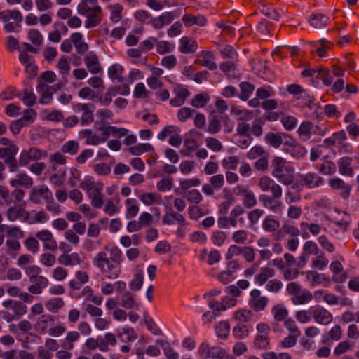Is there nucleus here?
Returning a JSON list of instances; mask_svg holds the SVG:
<instances>
[{"instance_id": "0e129e2a", "label": "nucleus", "mask_w": 359, "mask_h": 359, "mask_svg": "<svg viewBox=\"0 0 359 359\" xmlns=\"http://www.w3.org/2000/svg\"><path fill=\"white\" fill-rule=\"evenodd\" d=\"M151 39L156 43L158 53L163 55L171 51V46L169 42L158 41V39L154 37H151Z\"/></svg>"}, {"instance_id": "f03ea898", "label": "nucleus", "mask_w": 359, "mask_h": 359, "mask_svg": "<svg viewBox=\"0 0 359 359\" xmlns=\"http://www.w3.org/2000/svg\"><path fill=\"white\" fill-rule=\"evenodd\" d=\"M271 175L273 177L284 185L292 184L295 170L292 166L287 164L285 158L280 156L274 157L271 161Z\"/></svg>"}, {"instance_id": "7ed1b4c3", "label": "nucleus", "mask_w": 359, "mask_h": 359, "mask_svg": "<svg viewBox=\"0 0 359 359\" xmlns=\"http://www.w3.org/2000/svg\"><path fill=\"white\" fill-rule=\"evenodd\" d=\"M73 110L75 113L80 114L79 121L82 126H88L94 121V104L77 103L73 106Z\"/></svg>"}, {"instance_id": "f8f14e48", "label": "nucleus", "mask_w": 359, "mask_h": 359, "mask_svg": "<svg viewBox=\"0 0 359 359\" xmlns=\"http://www.w3.org/2000/svg\"><path fill=\"white\" fill-rule=\"evenodd\" d=\"M281 197L282 195L279 194L268 195L263 194L259 196V199L264 208L276 212L282 206L280 201Z\"/></svg>"}, {"instance_id": "f3484780", "label": "nucleus", "mask_w": 359, "mask_h": 359, "mask_svg": "<svg viewBox=\"0 0 359 359\" xmlns=\"http://www.w3.org/2000/svg\"><path fill=\"white\" fill-rule=\"evenodd\" d=\"M55 324V317L50 314H43L36 320L34 325V329L40 334L48 333L51 326Z\"/></svg>"}, {"instance_id": "5701e85b", "label": "nucleus", "mask_w": 359, "mask_h": 359, "mask_svg": "<svg viewBox=\"0 0 359 359\" xmlns=\"http://www.w3.org/2000/svg\"><path fill=\"white\" fill-rule=\"evenodd\" d=\"M85 65L88 70L93 74H99L102 70V67L97 55L90 53L84 58Z\"/></svg>"}, {"instance_id": "4d7b16f0", "label": "nucleus", "mask_w": 359, "mask_h": 359, "mask_svg": "<svg viewBox=\"0 0 359 359\" xmlns=\"http://www.w3.org/2000/svg\"><path fill=\"white\" fill-rule=\"evenodd\" d=\"M318 76L325 86H330L332 85L333 78L327 69L323 67H318Z\"/></svg>"}, {"instance_id": "0eeeda50", "label": "nucleus", "mask_w": 359, "mask_h": 359, "mask_svg": "<svg viewBox=\"0 0 359 359\" xmlns=\"http://www.w3.org/2000/svg\"><path fill=\"white\" fill-rule=\"evenodd\" d=\"M245 210L241 205H237L231 211L229 217H219L217 224L219 228L236 227L238 224L237 218L243 215Z\"/></svg>"}, {"instance_id": "4c0bfd02", "label": "nucleus", "mask_w": 359, "mask_h": 359, "mask_svg": "<svg viewBox=\"0 0 359 359\" xmlns=\"http://www.w3.org/2000/svg\"><path fill=\"white\" fill-rule=\"evenodd\" d=\"M156 343L163 349L167 359H179L178 353L173 350L168 341L161 339L157 340Z\"/></svg>"}, {"instance_id": "3c124183", "label": "nucleus", "mask_w": 359, "mask_h": 359, "mask_svg": "<svg viewBox=\"0 0 359 359\" xmlns=\"http://www.w3.org/2000/svg\"><path fill=\"white\" fill-rule=\"evenodd\" d=\"M240 163V158L236 156H229L222 161V165L226 170H236Z\"/></svg>"}, {"instance_id": "7c9ffc66", "label": "nucleus", "mask_w": 359, "mask_h": 359, "mask_svg": "<svg viewBox=\"0 0 359 359\" xmlns=\"http://www.w3.org/2000/svg\"><path fill=\"white\" fill-rule=\"evenodd\" d=\"M10 184L13 187L22 186L25 188H30L33 184V180L25 173H20L17 175L15 179L11 180Z\"/></svg>"}, {"instance_id": "ddd939ff", "label": "nucleus", "mask_w": 359, "mask_h": 359, "mask_svg": "<svg viewBox=\"0 0 359 359\" xmlns=\"http://www.w3.org/2000/svg\"><path fill=\"white\" fill-rule=\"evenodd\" d=\"M53 194L48 187L38 186L34 187L30 191L29 200L35 204H40L41 198L46 201Z\"/></svg>"}, {"instance_id": "412c9836", "label": "nucleus", "mask_w": 359, "mask_h": 359, "mask_svg": "<svg viewBox=\"0 0 359 359\" xmlns=\"http://www.w3.org/2000/svg\"><path fill=\"white\" fill-rule=\"evenodd\" d=\"M353 158L349 156L341 157L337 161L339 172L341 175L352 177L354 175V169L352 166Z\"/></svg>"}, {"instance_id": "052dcab7", "label": "nucleus", "mask_w": 359, "mask_h": 359, "mask_svg": "<svg viewBox=\"0 0 359 359\" xmlns=\"http://www.w3.org/2000/svg\"><path fill=\"white\" fill-rule=\"evenodd\" d=\"M241 93L239 97L242 100H247L255 90V86L248 82H242L240 84Z\"/></svg>"}, {"instance_id": "c756f323", "label": "nucleus", "mask_w": 359, "mask_h": 359, "mask_svg": "<svg viewBox=\"0 0 359 359\" xmlns=\"http://www.w3.org/2000/svg\"><path fill=\"white\" fill-rule=\"evenodd\" d=\"M80 333L77 331H70L67 332L65 338L61 341V346L67 351H71L74 348V342L79 340Z\"/></svg>"}, {"instance_id": "de8ad7c7", "label": "nucleus", "mask_w": 359, "mask_h": 359, "mask_svg": "<svg viewBox=\"0 0 359 359\" xmlns=\"http://www.w3.org/2000/svg\"><path fill=\"white\" fill-rule=\"evenodd\" d=\"M154 147L149 143L139 144L131 147L128 149V151L135 156H139L144 152L154 151Z\"/></svg>"}, {"instance_id": "423d86ee", "label": "nucleus", "mask_w": 359, "mask_h": 359, "mask_svg": "<svg viewBox=\"0 0 359 359\" xmlns=\"http://www.w3.org/2000/svg\"><path fill=\"white\" fill-rule=\"evenodd\" d=\"M269 301L267 297L262 295L260 290L254 289L250 293L248 306L252 311L259 313L266 309Z\"/></svg>"}, {"instance_id": "5fc2aeb1", "label": "nucleus", "mask_w": 359, "mask_h": 359, "mask_svg": "<svg viewBox=\"0 0 359 359\" xmlns=\"http://www.w3.org/2000/svg\"><path fill=\"white\" fill-rule=\"evenodd\" d=\"M328 337L326 339L322 341L323 344H326L328 341H339L342 337V329L340 325H334L328 332Z\"/></svg>"}, {"instance_id": "6ab92c4d", "label": "nucleus", "mask_w": 359, "mask_h": 359, "mask_svg": "<svg viewBox=\"0 0 359 359\" xmlns=\"http://www.w3.org/2000/svg\"><path fill=\"white\" fill-rule=\"evenodd\" d=\"M85 27L88 29L97 27L102 20V11L100 6L93 7L92 12L86 15Z\"/></svg>"}, {"instance_id": "ea45409f", "label": "nucleus", "mask_w": 359, "mask_h": 359, "mask_svg": "<svg viewBox=\"0 0 359 359\" xmlns=\"http://www.w3.org/2000/svg\"><path fill=\"white\" fill-rule=\"evenodd\" d=\"M6 246L7 248L6 252L8 255L15 257L21 249L20 243L13 238H8L6 241Z\"/></svg>"}, {"instance_id": "a211bd4d", "label": "nucleus", "mask_w": 359, "mask_h": 359, "mask_svg": "<svg viewBox=\"0 0 359 359\" xmlns=\"http://www.w3.org/2000/svg\"><path fill=\"white\" fill-rule=\"evenodd\" d=\"M315 322L323 325H327L333 320L332 314L323 307H317L312 311Z\"/></svg>"}, {"instance_id": "37998d69", "label": "nucleus", "mask_w": 359, "mask_h": 359, "mask_svg": "<svg viewBox=\"0 0 359 359\" xmlns=\"http://www.w3.org/2000/svg\"><path fill=\"white\" fill-rule=\"evenodd\" d=\"M65 302L62 298L55 297L49 299L45 304L48 311L56 313L64 306Z\"/></svg>"}, {"instance_id": "1a4fd4ad", "label": "nucleus", "mask_w": 359, "mask_h": 359, "mask_svg": "<svg viewBox=\"0 0 359 359\" xmlns=\"http://www.w3.org/2000/svg\"><path fill=\"white\" fill-rule=\"evenodd\" d=\"M36 237L43 243L44 250L55 252L58 248L57 243L49 230L43 229L36 232Z\"/></svg>"}, {"instance_id": "aec40b11", "label": "nucleus", "mask_w": 359, "mask_h": 359, "mask_svg": "<svg viewBox=\"0 0 359 359\" xmlns=\"http://www.w3.org/2000/svg\"><path fill=\"white\" fill-rule=\"evenodd\" d=\"M198 56L201 57L203 59H196L194 60V64L206 67L210 70H215L217 69V66L214 61V55L211 51L202 50Z\"/></svg>"}, {"instance_id": "a18cd8bd", "label": "nucleus", "mask_w": 359, "mask_h": 359, "mask_svg": "<svg viewBox=\"0 0 359 359\" xmlns=\"http://www.w3.org/2000/svg\"><path fill=\"white\" fill-rule=\"evenodd\" d=\"M313 299V294L309 290H303V292L300 294H298L295 297L292 298V302L295 304H304Z\"/></svg>"}, {"instance_id": "473e14b6", "label": "nucleus", "mask_w": 359, "mask_h": 359, "mask_svg": "<svg viewBox=\"0 0 359 359\" xmlns=\"http://www.w3.org/2000/svg\"><path fill=\"white\" fill-rule=\"evenodd\" d=\"M126 206V217L127 219L135 217L139 212V206L137 201L134 198H128L125 201Z\"/></svg>"}, {"instance_id": "c03bdc74", "label": "nucleus", "mask_w": 359, "mask_h": 359, "mask_svg": "<svg viewBox=\"0 0 359 359\" xmlns=\"http://www.w3.org/2000/svg\"><path fill=\"white\" fill-rule=\"evenodd\" d=\"M272 313L276 321L280 322L283 320L288 316L287 309L281 304L274 306L271 309Z\"/></svg>"}, {"instance_id": "e2e57ef3", "label": "nucleus", "mask_w": 359, "mask_h": 359, "mask_svg": "<svg viewBox=\"0 0 359 359\" xmlns=\"http://www.w3.org/2000/svg\"><path fill=\"white\" fill-rule=\"evenodd\" d=\"M231 112L236 116H239V120L241 121H250L253 117L252 111L241 109L238 107H233L231 109Z\"/></svg>"}, {"instance_id": "680f3d73", "label": "nucleus", "mask_w": 359, "mask_h": 359, "mask_svg": "<svg viewBox=\"0 0 359 359\" xmlns=\"http://www.w3.org/2000/svg\"><path fill=\"white\" fill-rule=\"evenodd\" d=\"M25 213L27 216L29 215L27 212H26L23 209L18 208L15 206L10 207L7 212L6 216L9 221L13 222L15 221L18 217L22 215Z\"/></svg>"}, {"instance_id": "774afa93", "label": "nucleus", "mask_w": 359, "mask_h": 359, "mask_svg": "<svg viewBox=\"0 0 359 359\" xmlns=\"http://www.w3.org/2000/svg\"><path fill=\"white\" fill-rule=\"evenodd\" d=\"M173 187V179L172 177H164L156 184V188L159 191L163 192L170 190Z\"/></svg>"}, {"instance_id": "603ef678", "label": "nucleus", "mask_w": 359, "mask_h": 359, "mask_svg": "<svg viewBox=\"0 0 359 359\" xmlns=\"http://www.w3.org/2000/svg\"><path fill=\"white\" fill-rule=\"evenodd\" d=\"M11 310L13 311L11 313L18 320L22 316L25 315L27 312V306L21 301H17Z\"/></svg>"}, {"instance_id": "4be33fe9", "label": "nucleus", "mask_w": 359, "mask_h": 359, "mask_svg": "<svg viewBox=\"0 0 359 359\" xmlns=\"http://www.w3.org/2000/svg\"><path fill=\"white\" fill-rule=\"evenodd\" d=\"M32 284L28 287L29 293L39 294L42 293L43 289L48 285V279L43 276H38L29 280Z\"/></svg>"}, {"instance_id": "bf43d9fd", "label": "nucleus", "mask_w": 359, "mask_h": 359, "mask_svg": "<svg viewBox=\"0 0 359 359\" xmlns=\"http://www.w3.org/2000/svg\"><path fill=\"white\" fill-rule=\"evenodd\" d=\"M118 337L122 338V340L125 342L133 341L137 338L136 332L132 327L123 328L122 332Z\"/></svg>"}, {"instance_id": "4468645a", "label": "nucleus", "mask_w": 359, "mask_h": 359, "mask_svg": "<svg viewBox=\"0 0 359 359\" xmlns=\"http://www.w3.org/2000/svg\"><path fill=\"white\" fill-rule=\"evenodd\" d=\"M299 177L301 185H304L309 189L318 188L324 183V179L313 172H309L304 175H302Z\"/></svg>"}, {"instance_id": "bb28decb", "label": "nucleus", "mask_w": 359, "mask_h": 359, "mask_svg": "<svg viewBox=\"0 0 359 359\" xmlns=\"http://www.w3.org/2000/svg\"><path fill=\"white\" fill-rule=\"evenodd\" d=\"M121 305L126 309H139V304L136 302L134 295L130 291H125L121 297Z\"/></svg>"}, {"instance_id": "c85d7f7f", "label": "nucleus", "mask_w": 359, "mask_h": 359, "mask_svg": "<svg viewBox=\"0 0 359 359\" xmlns=\"http://www.w3.org/2000/svg\"><path fill=\"white\" fill-rule=\"evenodd\" d=\"M180 50L182 53H192L198 49L197 43L187 36H183L180 39Z\"/></svg>"}, {"instance_id": "a878e982", "label": "nucleus", "mask_w": 359, "mask_h": 359, "mask_svg": "<svg viewBox=\"0 0 359 359\" xmlns=\"http://www.w3.org/2000/svg\"><path fill=\"white\" fill-rule=\"evenodd\" d=\"M275 276V270L273 268L264 266L260 269L259 272L255 276V282L259 285H263L268 280Z\"/></svg>"}, {"instance_id": "20e7f679", "label": "nucleus", "mask_w": 359, "mask_h": 359, "mask_svg": "<svg viewBox=\"0 0 359 359\" xmlns=\"http://www.w3.org/2000/svg\"><path fill=\"white\" fill-rule=\"evenodd\" d=\"M256 328L257 333L253 341L254 347L259 350L267 349L270 345V326L266 323H261L257 325Z\"/></svg>"}, {"instance_id": "13d9d810", "label": "nucleus", "mask_w": 359, "mask_h": 359, "mask_svg": "<svg viewBox=\"0 0 359 359\" xmlns=\"http://www.w3.org/2000/svg\"><path fill=\"white\" fill-rule=\"evenodd\" d=\"M65 169H60L57 173H54L50 177V183L57 187H61L65 181Z\"/></svg>"}, {"instance_id": "79ce46f5", "label": "nucleus", "mask_w": 359, "mask_h": 359, "mask_svg": "<svg viewBox=\"0 0 359 359\" xmlns=\"http://www.w3.org/2000/svg\"><path fill=\"white\" fill-rule=\"evenodd\" d=\"M328 18L323 14H313L309 20L310 25L314 28H320L327 25Z\"/></svg>"}, {"instance_id": "c9c22d12", "label": "nucleus", "mask_w": 359, "mask_h": 359, "mask_svg": "<svg viewBox=\"0 0 359 359\" xmlns=\"http://www.w3.org/2000/svg\"><path fill=\"white\" fill-rule=\"evenodd\" d=\"M139 198L146 205H151L154 203H161L162 202V198L159 194L151 192L144 193Z\"/></svg>"}, {"instance_id": "2eb2a0df", "label": "nucleus", "mask_w": 359, "mask_h": 359, "mask_svg": "<svg viewBox=\"0 0 359 359\" xmlns=\"http://www.w3.org/2000/svg\"><path fill=\"white\" fill-rule=\"evenodd\" d=\"M316 168L320 174L323 175H334L337 172L336 164L328 155L321 158L320 163L316 164Z\"/></svg>"}, {"instance_id": "cd10ccee", "label": "nucleus", "mask_w": 359, "mask_h": 359, "mask_svg": "<svg viewBox=\"0 0 359 359\" xmlns=\"http://www.w3.org/2000/svg\"><path fill=\"white\" fill-rule=\"evenodd\" d=\"M285 133H273L269 132L266 134L264 137L265 142L273 148H279L283 142V136Z\"/></svg>"}, {"instance_id": "9b49d317", "label": "nucleus", "mask_w": 359, "mask_h": 359, "mask_svg": "<svg viewBox=\"0 0 359 359\" xmlns=\"http://www.w3.org/2000/svg\"><path fill=\"white\" fill-rule=\"evenodd\" d=\"M200 355L205 359H222L226 355V351L219 346H210L207 344H202L199 348Z\"/></svg>"}, {"instance_id": "58836bf2", "label": "nucleus", "mask_w": 359, "mask_h": 359, "mask_svg": "<svg viewBox=\"0 0 359 359\" xmlns=\"http://www.w3.org/2000/svg\"><path fill=\"white\" fill-rule=\"evenodd\" d=\"M81 295L85 297L87 301H91L96 305H100L102 302L103 297L102 296H95L93 289L90 286L83 287Z\"/></svg>"}, {"instance_id": "39448f33", "label": "nucleus", "mask_w": 359, "mask_h": 359, "mask_svg": "<svg viewBox=\"0 0 359 359\" xmlns=\"http://www.w3.org/2000/svg\"><path fill=\"white\" fill-rule=\"evenodd\" d=\"M0 20L4 22V29L7 32H13L18 23L22 22V15L18 10H6L0 12Z\"/></svg>"}, {"instance_id": "338daca9", "label": "nucleus", "mask_w": 359, "mask_h": 359, "mask_svg": "<svg viewBox=\"0 0 359 359\" xmlns=\"http://www.w3.org/2000/svg\"><path fill=\"white\" fill-rule=\"evenodd\" d=\"M243 205L246 208H252L255 207L257 203V199L254 192L250 190L243 197Z\"/></svg>"}, {"instance_id": "b1692460", "label": "nucleus", "mask_w": 359, "mask_h": 359, "mask_svg": "<svg viewBox=\"0 0 359 359\" xmlns=\"http://www.w3.org/2000/svg\"><path fill=\"white\" fill-rule=\"evenodd\" d=\"M330 270L334 273L332 280L335 283H343L347 278L346 273L343 271V266L339 261H334L330 264Z\"/></svg>"}, {"instance_id": "6e6552de", "label": "nucleus", "mask_w": 359, "mask_h": 359, "mask_svg": "<svg viewBox=\"0 0 359 359\" xmlns=\"http://www.w3.org/2000/svg\"><path fill=\"white\" fill-rule=\"evenodd\" d=\"M258 187L264 192L269 191L271 194L283 195V190L280 185L267 175H264L259 178Z\"/></svg>"}, {"instance_id": "864d4df0", "label": "nucleus", "mask_w": 359, "mask_h": 359, "mask_svg": "<svg viewBox=\"0 0 359 359\" xmlns=\"http://www.w3.org/2000/svg\"><path fill=\"white\" fill-rule=\"evenodd\" d=\"M109 9L111 11V20L114 23L119 22L122 18L123 6L119 4H114L109 6Z\"/></svg>"}, {"instance_id": "72a5a7b5", "label": "nucleus", "mask_w": 359, "mask_h": 359, "mask_svg": "<svg viewBox=\"0 0 359 359\" xmlns=\"http://www.w3.org/2000/svg\"><path fill=\"white\" fill-rule=\"evenodd\" d=\"M199 145L198 142L193 138H187L184 142V149L180 153L185 156H190L191 153L198 149Z\"/></svg>"}, {"instance_id": "f257e3e1", "label": "nucleus", "mask_w": 359, "mask_h": 359, "mask_svg": "<svg viewBox=\"0 0 359 359\" xmlns=\"http://www.w3.org/2000/svg\"><path fill=\"white\" fill-rule=\"evenodd\" d=\"M104 250L109 253V257L107 256L105 251H100L93 259V264L100 270L106 278L116 279L121 272L122 252L116 246L112 248L105 246Z\"/></svg>"}, {"instance_id": "a19ab883", "label": "nucleus", "mask_w": 359, "mask_h": 359, "mask_svg": "<svg viewBox=\"0 0 359 359\" xmlns=\"http://www.w3.org/2000/svg\"><path fill=\"white\" fill-rule=\"evenodd\" d=\"M285 152L290 154L291 156L297 159H301L305 156L306 154V149L299 143H297L292 148H287L285 149Z\"/></svg>"}, {"instance_id": "9d476101", "label": "nucleus", "mask_w": 359, "mask_h": 359, "mask_svg": "<svg viewBox=\"0 0 359 359\" xmlns=\"http://www.w3.org/2000/svg\"><path fill=\"white\" fill-rule=\"evenodd\" d=\"M328 184L333 190L339 191V194L344 199L349 198L352 186L346 183L342 179L339 177L330 178L328 180Z\"/></svg>"}, {"instance_id": "49530a36", "label": "nucleus", "mask_w": 359, "mask_h": 359, "mask_svg": "<svg viewBox=\"0 0 359 359\" xmlns=\"http://www.w3.org/2000/svg\"><path fill=\"white\" fill-rule=\"evenodd\" d=\"M280 122L285 129L290 131L296 128L298 121L297 118L293 116L282 114Z\"/></svg>"}, {"instance_id": "dca6fc26", "label": "nucleus", "mask_w": 359, "mask_h": 359, "mask_svg": "<svg viewBox=\"0 0 359 359\" xmlns=\"http://www.w3.org/2000/svg\"><path fill=\"white\" fill-rule=\"evenodd\" d=\"M18 147L17 145H10L8 152L5 154L4 163L8 165L9 171L11 172H18L20 169V164L18 162L15 156L18 152Z\"/></svg>"}, {"instance_id": "393cba45", "label": "nucleus", "mask_w": 359, "mask_h": 359, "mask_svg": "<svg viewBox=\"0 0 359 359\" xmlns=\"http://www.w3.org/2000/svg\"><path fill=\"white\" fill-rule=\"evenodd\" d=\"M182 20L184 25L188 27L194 25L198 26H205L207 23V19L203 15L195 16L192 14L187 13L183 15Z\"/></svg>"}, {"instance_id": "8fccbe9b", "label": "nucleus", "mask_w": 359, "mask_h": 359, "mask_svg": "<svg viewBox=\"0 0 359 359\" xmlns=\"http://www.w3.org/2000/svg\"><path fill=\"white\" fill-rule=\"evenodd\" d=\"M91 198V204L96 208H100L103 205V196L99 189H92L90 194H88Z\"/></svg>"}, {"instance_id": "09e8293b", "label": "nucleus", "mask_w": 359, "mask_h": 359, "mask_svg": "<svg viewBox=\"0 0 359 359\" xmlns=\"http://www.w3.org/2000/svg\"><path fill=\"white\" fill-rule=\"evenodd\" d=\"M210 97L207 93L197 94L191 100V104L196 108H201L206 105L208 102Z\"/></svg>"}, {"instance_id": "e433bc0d", "label": "nucleus", "mask_w": 359, "mask_h": 359, "mask_svg": "<svg viewBox=\"0 0 359 359\" xmlns=\"http://www.w3.org/2000/svg\"><path fill=\"white\" fill-rule=\"evenodd\" d=\"M101 346L100 351L102 352H107L109 351V345L114 346L116 344V339L114 334L107 332L104 334V338H101Z\"/></svg>"}, {"instance_id": "6e6d98bb", "label": "nucleus", "mask_w": 359, "mask_h": 359, "mask_svg": "<svg viewBox=\"0 0 359 359\" xmlns=\"http://www.w3.org/2000/svg\"><path fill=\"white\" fill-rule=\"evenodd\" d=\"M24 245L27 250L33 254H36L39 250L38 238L32 236L27 237L25 240Z\"/></svg>"}, {"instance_id": "69168bd1", "label": "nucleus", "mask_w": 359, "mask_h": 359, "mask_svg": "<svg viewBox=\"0 0 359 359\" xmlns=\"http://www.w3.org/2000/svg\"><path fill=\"white\" fill-rule=\"evenodd\" d=\"M15 97H21V93L13 86L7 88L0 93V98L3 100H13Z\"/></svg>"}, {"instance_id": "2f4dec72", "label": "nucleus", "mask_w": 359, "mask_h": 359, "mask_svg": "<svg viewBox=\"0 0 359 359\" xmlns=\"http://www.w3.org/2000/svg\"><path fill=\"white\" fill-rule=\"evenodd\" d=\"M280 225V223L278 219H274L271 216H267L263 220L262 227L268 233H273L278 229Z\"/></svg>"}, {"instance_id": "f704fd0d", "label": "nucleus", "mask_w": 359, "mask_h": 359, "mask_svg": "<svg viewBox=\"0 0 359 359\" xmlns=\"http://www.w3.org/2000/svg\"><path fill=\"white\" fill-rule=\"evenodd\" d=\"M123 67L119 64H114L108 69V74L110 79H116L118 82L123 83L124 81L122 74Z\"/></svg>"}]
</instances>
